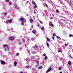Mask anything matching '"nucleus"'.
Instances as JSON below:
<instances>
[{
    "instance_id": "nucleus-1",
    "label": "nucleus",
    "mask_w": 73,
    "mask_h": 73,
    "mask_svg": "<svg viewBox=\"0 0 73 73\" xmlns=\"http://www.w3.org/2000/svg\"><path fill=\"white\" fill-rule=\"evenodd\" d=\"M6 47L7 48H5V51L7 50H9V46L8 45H7V44L3 45V48H6Z\"/></svg>"
},
{
    "instance_id": "nucleus-2",
    "label": "nucleus",
    "mask_w": 73,
    "mask_h": 73,
    "mask_svg": "<svg viewBox=\"0 0 73 73\" xmlns=\"http://www.w3.org/2000/svg\"><path fill=\"white\" fill-rule=\"evenodd\" d=\"M12 19H9L8 21H6V24H8V23L11 24L12 23Z\"/></svg>"
},
{
    "instance_id": "nucleus-3",
    "label": "nucleus",
    "mask_w": 73,
    "mask_h": 73,
    "mask_svg": "<svg viewBox=\"0 0 73 73\" xmlns=\"http://www.w3.org/2000/svg\"><path fill=\"white\" fill-rule=\"evenodd\" d=\"M52 70H53V69H51V67L50 66L49 68L48 69L47 71L46 72V73H48V72H49L50 71H52Z\"/></svg>"
},
{
    "instance_id": "nucleus-4",
    "label": "nucleus",
    "mask_w": 73,
    "mask_h": 73,
    "mask_svg": "<svg viewBox=\"0 0 73 73\" xmlns=\"http://www.w3.org/2000/svg\"><path fill=\"white\" fill-rule=\"evenodd\" d=\"M24 18H21L19 19V21L20 22H22L23 21H24Z\"/></svg>"
},
{
    "instance_id": "nucleus-5",
    "label": "nucleus",
    "mask_w": 73,
    "mask_h": 73,
    "mask_svg": "<svg viewBox=\"0 0 73 73\" xmlns=\"http://www.w3.org/2000/svg\"><path fill=\"white\" fill-rule=\"evenodd\" d=\"M37 48H38V46L37 44H36L35 46L34 47V50H37Z\"/></svg>"
},
{
    "instance_id": "nucleus-6",
    "label": "nucleus",
    "mask_w": 73,
    "mask_h": 73,
    "mask_svg": "<svg viewBox=\"0 0 73 73\" xmlns=\"http://www.w3.org/2000/svg\"><path fill=\"white\" fill-rule=\"evenodd\" d=\"M17 62L16 61H15L14 62V66H17Z\"/></svg>"
},
{
    "instance_id": "nucleus-7",
    "label": "nucleus",
    "mask_w": 73,
    "mask_h": 73,
    "mask_svg": "<svg viewBox=\"0 0 73 73\" xmlns=\"http://www.w3.org/2000/svg\"><path fill=\"white\" fill-rule=\"evenodd\" d=\"M9 39L11 40H14V38L13 37L10 36L9 37Z\"/></svg>"
},
{
    "instance_id": "nucleus-8",
    "label": "nucleus",
    "mask_w": 73,
    "mask_h": 73,
    "mask_svg": "<svg viewBox=\"0 0 73 73\" xmlns=\"http://www.w3.org/2000/svg\"><path fill=\"white\" fill-rule=\"evenodd\" d=\"M1 64H3V65H4V64H5V62L3 60H1Z\"/></svg>"
},
{
    "instance_id": "nucleus-9",
    "label": "nucleus",
    "mask_w": 73,
    "mask_h": 73,
    "mask_svg": "<svg viewBox=\"0 0 73 73\" xmlns=\"http://www.w3.org/2000/svg\"><path fill=\"white\" fill-rule=\"evenodd\" d=\"M68 64H69V65H70V66L72 65V63L70 62V61L69 60L68 61Z\"/></svg>"
},
{
    "instance_id": "nucleus-10",
    "label": "nucleus",
    "mask_w": 73,
    "mask_h": 73,
    "mask_svg": "<svg viewBox=\"0 0 73 73\" xmlns=\"http://www.w3.org/2000/svg\"><path fill=\"white\" fill-rule=\"evenodd\" d=\"M24 25V22L23 21L21 23V25Z\"/></svg>"
},
{
    "instance_id": "nucleus-11",
    "label": "nucleus",
    "mask_w": 73,
    "mask_h": 73,
    "mask_svg": "<svg viewBox=\"0 0 73 73\" xmlns=\"http://www.w3.org/2000/svg\"><path fill=\"white\" fill-rule=\"evenodd\" d=\"M49 25L50 26V27H54V25L53 24H49Z\"/></svg>"
},
{
    "instance_id": "nucleus-12",
    "label": "nucleus",
    "mask_w": 73,
    "mask_h": 73,
    "mask_svg": "<svg viewBox=\"0 0 73 73\" xmlns=\"http://www.w3.org/2000/svg\"><path fill=\"white\" fill-rule=\"evenodd\" d=\"M56 38L58 39H59V40H61V38H60V36H56Z\"/></svg>"
},
{
    "instance_id": "nucleus-13",
    "label": "nucleus",
    "mask_w": 73,
    "mask_h": 73,
    "mask_svg": "<svg viewBox=\"0 0 73 73\" xmlns=\"http://www.w3.org/2000/svg\"><path fill=\"white\" fill-rule=\"evenodd\" d=\"M30 23H33V19H30Z\"/></svg>"
},
{
    "instance_id": "nucleus-14",
    "label": "nucleus",
    "mask_w": 73,
    "mask_h": 73,
    "mask_svg": "<svg viewBox=\"0 0 73 73\" xmlns=\"http://www.w3.org/2000/svg\"><path fill=\"white\" fill-rule=\"evenodd\" d=\"M47 58H48V57L46 56L44 58L45 60H47Z\"/></svg>"
},
{
    "instance_id": "nucleus-15",
    "label": "nucleus",
    "mask_w": 73,
    "mask_h": 73,
    "mask_svg": "<svg viewBox=\"0 0 73 73\" xmlns=\"http://www.w3.org/2000/svg\"><path fill=\"white\" fill-rule=\"evenodd\" d=\"M36 39V38H31L32 40V41H34V40H35Z\"/></svg>"
},
{
    "instance_id": "nucleus-16",
    "label": "nucleus",
    "mask_w": 73,
    "mask_h": 73,
    "mask_svg": "<svg viewBox=\"0 0 73 73\" xmlns=\"http://www.w3.org/2000/svg\"><path fill=\"white\" fill-rule=\"evenodd\" d=\"M33 4V5H36V3L35 2H34V1H32Z\"/></svg>"
},
{
    "instance_id": "nucleus-17",
    "label": "nucleus",
    "mask_w": 73,
    "mask_h": 73,
    "mask_svg": "<svg viewBox=\"0 0 73 73\" xmlns=\"http://www.w3.org/2000/svg\"><path fill=\"white\" fill-rule=\"evenodd\" d=\"M42 66H40L38 67V69H42Z\"/></svg>"
},
{
    "instance_id": "nucleus-18",
    "label": "nucleus",
    "mask_w": 73,
    "mask_h": 73,
    "mask_svg": "<svg viewBox=\"0 0 73 73\" xmlns=\"http://www.w3.org/2000/svg\"><path fill=\"white\" fill-rule=\"evenodd\" d=\"M36 52L35 51H33L32 52V54H36Z\"/></svg>"
},
{
    "instance_id": "nucleus-19",
    "label": "nucleus",
    "mask_w": 73,
    "mask_h": 73,
    "mask_svg": "<svg viewBox=\"0 0 73 73\" xmlns=\"http://www.w3.org/2000/svg\"><path fill=\"white\" fill-rule=\"evenodd\" d=\"M36 63L37 65H39V61H37Z\"/></svg>"
},
{
    "instance_id": "nucleus-20",
    "label": "nucleus",
    "mask_w": 73,
    "mask_h": 73,
    "mask_svg": "<svg viewBox=\"0 0 73 73\" xmlns=\"http://www.w3.org/2000/svg\"><path fill=\"white\" fill-rule=\"evenodd\" d=\"M41 29L42 30H45V29H44V27H42V28H41Z\"/></svg>"
},
{
    "instance_id": "nucleus-21",
    "label": "nucleus",
    "mask_w": 73,
    "mask_h": 73,
    "mask_svg": "<svg viewBox=\"0 0 73 73\" xmlns=\"http://www.w3.org/2000/svg\"><path fill=\"white\" fill-rule=\"evenodd\" d=\"M47 40L48 41H50V39L48 38H47Z\"/></svg>"
},
{
    "instance_id": "nucleus-22",
    "label": "nucleus",
    "mask_w": 73,
    "mask_h": 73,
    "mask_svg": "<svg viewBox=\"0 0 73 73\" xmlns=\"http://www.w3.org/2000/svg\"><path fill=\"white\" fill-rule=\"evenodd\" d=\"M28 46V44L27 43V44H25V46L26 48H27V46Z\"/></svg>"
},
{
    "instance_id": "nucleus-23",
    "label": "nucleus",
    "mask_w": 73,
    "mask_h": 73,
    "mask_svg": "<svg viewBox=\"0 0 73 73\" xmlns=\"http://www.w3.org/2000/svg\"><path fill=\"white\" fill-rule=\"evenodd\" d=\"M44 4L45 5H46V7H47V8H48V5H47L46 3H44Z\"/></svg>"
},
{
    "instance_id": "nucleus-24",
    "label": "nucleus",
    "mask_w": 73,
    "mask_h": 73,
    "mask_svg": "<svg viewBox=\"0 0 73 73\" xmlns=\"http://www.w3.org/2000/svg\"><path fill=\"white\" fill-rule=\"evenodd\" d=\"M5 1L6 2H9V0H5Z\"/></svg>"
},
{
    "instance_id": "nucleus-25",
    "label": "nucleus",
    "mask_w": 73,
    "mask_h": 73,
    "mask_svg": "<svg viewBox=\"0 0 73 73\" xmlns=\"http://www.w3.org/2000/svg\"><path fill=\"white\" fill-rule=\"evenodd\" d=\"M56 11L57 13H58L59 12V11H58V10L57 9L56 10Z\"/></svg>"
},
{
    "instance_id": "nucleus-26",
    "label": "nucleus",
    "mask_w": 73,
    "mask_h": 73,
    "mask_svg": "<svg viewBox=\"0 0 73 73\" xmlns=\"http://www.w3.org/2000/svg\"><path fill=\"white\" fill-rule=\"evenodd\" d=\"M12 2H10L9 3V5H11L12 4Z\"/></svg>"
},
{
    "instance_id": "nucleus-27",
    "label": "nucleus",
    "mask_w": 73,
    "mask_h": 73,
    "mask_svg": "<svg viewBox=\"0 0 73 73\" xmlns=\"http://www.w3.org/2000/svg\"><path fill=\"white\" fill-rule=\"evenodd\" d=\"M32 32L34 34H35V31H33Z\"/></svg>"
},
{
    "instance_id": "nucleus-28",
    "label": "nucleus",
    "mask_w": 73,
    "mask_h": 73,
    "mask_svg": "<svg viewBox=\"0 0 73 73\" xmlns=\"http://www.w3.org/2000/svg\"><path fill=\"white\" fill-rule=\"evenodd\" d=\"M62 51H61V50H58V53H60V52H61Z\"/></svg>"
},
{
    "instance_id": "nucleus-29",
    "label": "nucleus",
    "mask_w": 73,
    "mask_h": 73,
    "mask_svg": "<svg viewBox=\"0 0 73 73\" xmlns=\"http://www.w3.org/2000/svg\"><path fill=\"white\" fill-rule=\"evenodd\" d=\"M69 57H70L71 58H73V57H72V56L71 55H69Z\"/></svg>"
},
{
    "instance_id": "nucleus-30",
    "label": "nucleus",
    "mask_w": 73,
    "mask_h": 73,
    "mask_svg": "<svg viewBox=\"0 0 73 73\" xmlns=\"http://www.w3.org/2000/svg\"><path fill=\"white\" fill-rule=\"evenodd\" d=\"M38 65H39L38 64H37L35 66V67H37V66H38Z\"/></svg>"
},
{
    "instance_id": "nucleus-31",
    "label": "nucleus",
    "mask_w": 73,
    "mask_h": 73,
    "mask_svg": "<svg viewBox=\"0 0 73 73\" xmlns=\"http://www.w3.org/2000/svg\"><path fill=\"white\" fill-rule=\"evenodd\" d=\"M53 36H56V34L55 33H54L53 34Z\"/></svg>"
},
{
    "instance_id": "nucleus-32",
    "label": "nucleus",
    "mask_w": 73,
    "mask_h": 73,
    "mask_svg": "<svg viewBox=\"0 0 73 73\" xmlns=\"http://www.w3.org/2000/svg\"><path fill=\"white\" fill-rule=\"evenodd\" d=\"M47 45L48 46V47H49V43H47Z\"/></svg>"
},
{
    "instance_id": "nucleus-33",
    "label": "nucleus",
    "mask_w": 73,
    "mask_h": 73,
    "mask_svg": "<svg viewBox=\"0 0 73 73\" xmlns=\"http://www.w3.org/2000/svg\"><path fill=\"white\" fill-rule=\"evenodd\" d=\"M21 42H19V45H20L21 44Z\"/></svg>"
},
{
    "instance_id": "nucleus-34",
    "label": "nucleus",
    "mask_w": 73,
    "mask_h": 73,
    "mask_svg": "<svg viewBox=\"0 0 73 73\" xmlns=\"http://www.w3.org/2000/svg\"><path fill=\"white\" fill-rule=\"evenodd\" d=\"M59 70H61V68H58Z\"/></svg>"
},
{
    "instance_id": "nucleus-35",
    "label": "nucleus",
    "mask_w": 73,
    "mask_h": 73,
    "mask_svg": "<svg viewBox=\"0 0 73 73\" xmlns=\"http://www.w3.org/2000/svg\"><path fill=\"white\" fill-rule=\"evenodd\" d=\"M52 38L53 39V40H54V37L53 36H52Z\"/></svg>"
},
{
    "instance_id": "nucleus-36",
    "label": "nucleus",
    "mask_w": 73,
    "mask_h": 73,
    "mask_svg": "<svg viewBox=\"0 0 73 73\" xmlns=\"http://www.w3.org/2000/svg\"><path fill=\"white\" fill-rule=\"evenodd\" d=\"M34 8H37V5L34 6Z\"/></svg>"
},
{
    "instance_id": "nucleus-37",
    "label": "nucleus",
    "mask_w": 73,
    "mask_h": 73,
    "mask_svg": "<svg viewBox=\"0 0 73 73\" xmlns=\"http://www.w3.org/2000/svg\"><path fill=\"white\" fill-rule=\"evenodd\" d=\"M72 35L70 34L69 35V37H72Z\"/></svg>"
},
{
    "instance_id": "nucleus-38",
    "label": "nucleus",
    "mask_w": 73,
    "mask_h": 73,
    "mask_svg": "<svg viewBox=\"0 0 73 73\" xmlns=\"http://www.w3.org/2000/svg\"><path fill=\"white\" fill-rule=\"evenodd\" d=\"M19 54V53H17V54H16V56H18Z\"/></svg>"
},
{
    "instance_id": "nucleus-39",
    "label": "nucleus",
    "mask_w": 73,
    "mask_h": 73,
    "mask_svg": "<svg viewBox=\"0 0 73 73\" xmlns=\"http://www.w3.org/2000/svg\"><path fill=\"white\" fill-rule=\"evenodd\" d=\"M43 56H46V54H43Z\"/></svg>"
},
{
    "instance_id": "nucleus-40",
    "label": "nucleus",
    "mask_w": 73,
    "mask_h": 73,
    "mask_svg": "<svg viewBox=\"0 0 73 73\" xmlns=\"http://www.w3.org/2000/svg\"><path fill=\"white\" fill-rule=\"evenodd\" d=\"M24 60H25L26 61H27L28 60V59H25Z\"/></svg>"
},
{
    "instance_id": "nucleus-41",
    "label": "nucleus",
    "mask_w": 73,
    "mask_h": 73,
    "mask_svg": "<svg viewBox=\"0 0 73 73\" xmlns=\"http://www.w3.org/2000/svg\"><path fill=\"white\" fill-rule=\"evenodd\" d=\"M23 42H25V40H24V39H23Z\"/></svg>"
},
{
    "instance_id": "nucleus-42",
    "label": "nucleus",
    "mask_w": 73,
    "mask_h": 73,
    "mask_svg": "<svg viewBox=\"0 0 73 73\" xmlns=\"http://www.w3.org/2000/svg\"><path fill=\"white\" fill-rule=\"evenodd\" d=\"M40 22L41 24H42V22L41 21H40Z\"/></svg>"
},
{
    "instance_id": "nucleus-43",
    "label": "nucleus",
    "mask_w": 73,
    "mask_h": 73,
    "mask_svg": "<svg viewBox=\"0 0 73 73\" xmlns=\"http://www.w3.org/2000/svg\"><path fill=\"white\" fill-rule=\"evenodd\" d=\"M4 14L5 15H7V13H4Z\"/></svg>"
},
{
    "instance_id": "nucleus-44",
    "label": "nucleus",
    "mask_w": 73,
    "mask_h": 73,
    "mask_svg": "<svg viewBox=\"0 0 73 73\" xmlns=\"http://www.w3.org/2000/svg\"><path fill=\"white\" fill-rule=\"evenodd\" d=\"M20 73H23L24 72H19Z\"/></svg>"
},
{
    "instance_id": "nucleus-45",
    "label": "nucleus",
    "mask_w": 73,
    "mask_h": 73,
    "mask_svg": "<svg viewBox=\"0 0 73 73\" xmlns=\"http://www.w3.org/2000/svg\"><path fill=\"white\" fill-rule=\"evenodd\" d=\"M65 46H67V44H65Z\"/></svg>"
},
{
    "instance_id": "nucleus-46",
    "label": "nucleus",
    "mask_w": 73,
    "mask_h": 73,
    "mask_svg": "<svg viewBox=\"0 0 73 73\" xmlns=\"http://www.w3.org/2000/svg\"><path fill=\"white\" fill-rule=\"evenodd\" d=\"M37 26L38 27H40V25L39 24H38L37 25Z\"/></svg>"
},
{
    "instance_id": "nucleus-47",
    "label": "nucleus",
    "mask_w": 73,
    "mask_h": 73,
    "mask_svg": "<svg viewBox=\"0 0 73 73\" xmlns=\"http://www.w3.org/2000/svg\"><path fill=\"white\" fill-rule=\"evenodd\" d=\"M34 14H36V13H36V12H34Z\"/></svg>"
},
{
    "instance_id": "nucleus-48",
    "label": "nucleus",
    "mask_w": 73,
    "mask_h": 73,
    "mask_svg": "<svg viewBox=\"0 0 73 73\" xmlns=\"http://www.w3.org/2000/svg\"><path fill=\"white\" fill-rule=\"evenodd\" d=\"M13 2H15L16 1H15L14 0H13Z\"/></svg>"
},
{
    "instance_id": "nucleus-49",
    "label": "nucleus",
    "mask_w": 73,
    "mask_h": 73,
    "mask_svg": "<svg viewBox=\"0 0 73 73\" xmlns=\"http://www.w3.org/2000/svg\"><path fill=\"white\" fill-rule=\"evenodd\" d=\"M15 8H17V6H15Z\"/></svg>"
},
{
    "instance_id": "nucleus-50",
    "label": "nucleus",
    "mask_w": 73,
    "mask_h": 73,
    "mask_svg": "<svg viewBox=\"0 0 73 73\" xmlns=\"http://www.w3.org/2000/svg\"><path fill=\"white\" fill-rule=\"evenodd\" d=\"M51 19H53V18L52 17L51 18H50Z\"/></svg>"
},
{
    "instance_id": "nucleus-51",
    "label": "nucleus",
    "mask_w": 73,
    "mask_h": 73,
    "mask_svg": "<svg viewBox=\"0 0 73 73\" xmlns=\"http://www.w3.org/2000/svg\"><path fill=\"white\" fill-rule=\"evenodd\" d=\"M33 25H32L31 26V27H32V28H33Z\"/></svg>"
},
{
    "instance_id": "nucleus-52",
    "label": "nucleus",
    "mask_w": 73,
    "mask_h": 73,
    "mask_svg": "<svg viewBox=\"0 0 73 73\" xmlns=\"http://www.w3.org/2000/svg\"><path fill=\"white\" fill-rule=\"evenodd\" d=\"M60 73H62V72H60Z\"/></svg>"
},
{
    "instance_id": "nucleus-53",
    "label": "nucleus",
    "mask_w": 73,
    "mask_h": 73,
    "mask_svg": "<svg viewBox=\"0 0 73 73\" xmlns=\"http://www.w3.org/2000/svg\"><path fill=\"white\" fill-rule=\"evenodd\" d=\"M27 4H28V1H27Z\"/></svg>"
},
{
    "instance_id": "nucleus-54",
    "label": "nucleus",
    "mask_w": 73,
    "mask_h": 73,
    "mask_svg": "<svg viewBox=\"0 0 73 73\" xmlns=\"http://www.w3.org/2000/svg\"><path fill=\"white\" fill-rule=\"evenodd\" d=\"M26 67H27V68H28V66H26Z\"/></svg>"
},
{
    "instance_id": "nucleus-55",
    "label": "nucleus",
    "mask_w": 73,
    "mask_h": 73,
    "mask_svg": "<svg viewBox=\"0 0 73 73\" xmlns=\"http://www.w3.org/2000/svg\"><path fill=\"white\" fill-rule=\"evenodd\" d=\"M29 66H28V68H29Z\"/></svg>"
},
{
    "instance_id": "nucleus-56",
    "label": "nucleus",
    "mask_w": 73,
    "mask_h": 73,
    "mask_svg": "<svg viewBox=\"0 0 73 73\" xmlns=\"http://www.w3.org/2000/svg\"><path fill=\"white\" fill-rule=\"evenodd\" d=\"M64 20V21H66L64 20Z\"/></svg>"
},
{
    "instance_id": "nucleus-57",
    "label": "nucleus",
    "mask_w": 73,
    "mask_h": 73,
    "mask_svg": "<svg viewBox=\"0 0 73 73\" xmlns=\"http://www.w3.org/2000/svg\"><path fill=\"white\" fill-rule=\"evenodd\" d=\"M61 4H62V2H61Z\"/></svg>"
},
{
    "instance_id": "nucleus-58",
    "label": "nucleus",
    "mask_w": 73,
    "mask_h": 73,
    "mask_svg": "<svg viewBox=\"0 0 73 73\" xmlns=\"http://www.w3.org/2000/svg\"><path fill=\"white\" fill-rule=\"evenodd\" d=\"M65 1H66V0H64Z\"/></svg>"
},
{
    "instance_id": "nucleus-59",
    "label": "nucleus",
    "mask_w": 73,
    "mask_h": 73,
    "mask_svg": "<svg viewBox=\"0 0 73 73\" xmlns=\"http://www.w3.org/2000/svg\"><path fill=\"white\" fill-rule=\"evenodd\" d=\"M70 1H72V0H70Z\"/></svg>"
},
{
    "instance_id": "nucleus-60",
    "label": "nucleus",
    "mask_w": 73,
    "mask_h": 73,
    "mask_svg": "<svg viewBox=\"0 0 73 73\" xmlns=\"http://www.w3.org/2000/svg\"><path fill=\"white\" fill-rule=\"evenodd\" d=\"M8 31H9V30H8Z\"/></svg>"
},
{
    "instance_id": "nucleus-61",
    "label": "nucleus",
    "mask_w": 73,
    "mask_h": 73,
    "mask_svg": "<svg viewBox=\"0 0 73 73\" xmlns=\"http://www.w3.org/2000/svg\"><path fill=\"white\" fill-rule=\"evenodd\" d=\"M26 73H27V72H26Z\"/></svg>"
}]
</instances>
